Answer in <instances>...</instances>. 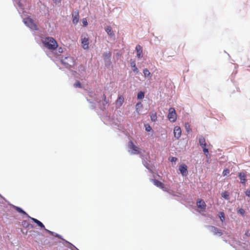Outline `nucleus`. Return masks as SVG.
<instances>
[{"label":"nucleus","instance_id":"obj_1","mask_svg":"<svg viewBox=\"0 0 250 250\" xmlns=\"http://www.w3.org/2000/svg\"><path fill=\"white\" fill-rule=\"evenodd\" d=\"M87 101L91 104L90 107L92 108L95 107L98 104L100 108L103 110L105 108L108 102L106 100L104 95L100 97L93 91H89L88 93V96L86 97Z\"/></svg>","mask_w":250,"mask_h":250},{"label":"nucleus","instance_id":"obj_2","mask_svg":"<svg viewBox=\"0 0 250 250\" xmlns=\"http://www.w3.org/2000/svg\"><path fill=\"white\" fill-rule=\"evenodd\" d=\"M44 46L50 50H55L58 46L56 41L52 37H47L42 39Z\"/></svg>","mask_w":250,"mask_h":250},{"label":"nucleus","instance_id":"obj_3","mask_svg":"<svg viewBox=\"0 0 250 250\" xmlns=\"http://www.w3.org/2000/svg\"><path fill=\"white\" fill-rule=\"evenodd\" d=\"M74 59L70 56L62 58L61 62L66 68L71 67L74 64Z\"/></svg>","mask_w":250,"mask_h":250},{"label":"nucleus","instance_id":"obj_4","mask_svg":"<svg viewBox=\"0 0 250 250\" xmlns=\"http://www.w3.org/2000/svg\"><path fill=\"white\" fill-rule=\"evenodd\" d=\"M128 151L132 154L140 153L139 148L136 146L132 141H129L127 146Z\"/></svg>","mask_w":250,"mask_h":250},{"label":"nucleus","instance_id":"obj_5","mask_svg":"<svg viewBox=\"0 0 250 250\" xmlns=\"http://www.w3.org/2000/svg\"><path fill=\"white\" fill-rule=\"evenodd\" d=\"M24 24L31 30H37V26L32 19L29 17L24 18L23 20Z\"/></svg>","mask_w":250,"mask_h":250},{"label":"nucleus","instance_id":"obj_6","mask_svg":"<svg viewBox=\"0 0 250 250\" xmlns=\"http://www.w3.org/2000/svg\"><path fill=\"white\" fill-rule=\"evenodd\" d=\"M81 43L83 48L84 49H88L89 48V37L86 34H82L81 36Z\"/></svg>","mask_w":250,"mask_h":250},{"label":"nucleus","instance_id":"obj_7","mask_svg":"<svg viewBox=\"0 0 250 250\" xmlns=\"http://www.w3.org/2000/svg\"><path fill=\"white\" fill-rule=\"evenodd\" d=\"M167 118L171 122H174L176 121L177 119V114L174 108L171 107L169 109Z\"/></svg>","mask_w":250,"mask_h":250},{"label":"nucleus","instance_id":"obj_8","mask_svg":"<svg viewBox=\"0 0 250 250\" xmlns=\"http://www.w3.org/2000/svg\"><path fill=\"white\" fill-rule=\"evenodd\" d=\"M111 53L110 52H106L103 54V58L106 66H109L111 64Z\"/></svg>","mask_w":250,"mask_h":250},{"label":"nucleus","instance_id":"obj_9","mask_svg":"<svg viewBox=\"0 0 250 250\" xmlns=\"http://www.w3.org/2000/svg\"><path fill=\"white\" fill-rule=\"evenodd\" d=\"M28 217L30 218L34 223L37 224L38 226H39L41 228H43L46 231L48 232L50 234L54 233V232L50 231V230H48L47 229H45L44 225L41 221L38 220V219H35L34 218L31 217L30 216H28Z\"/></svg>","mask_w":250,"mask_h":250},{"label":"nucleus","instance_id":"obj_10","mask_svg":"<svg viewBox=\"0 0 250 250\" xmlns=\"http://www.w3.org/2000/svg\"><path fill=\"white\" fill-rule=\"evenodd\" d=\"M208 228L209 231L214 235L220 236L223 234L222 230L214 226H209Z\"/></svg>","mask_w":250,"mask_h":250},{"label":"nucleus","instance_id":"obj_11","mask_svg":"<svg viewBox=\"0 0 250 250\" xmlns=\"http://www.w3.org/2000/svg\"><path fill=\"white\" fill-rule=\"evenodd\" d=\"M179 170L183 176H186L188 174V167L186 165L183 164L179 166Z\"/></svg>","mask_w":250,"mask_h":250},{"label":"nucleus","instance_id":"obj_12","mask_svg":"<svg viewBox=\"0 0 250 250\" xmlns=\"http://www.w3.org/2000/svg\"><path fill=\"white\" fill-rule=\"evenodd\" d=\"M72 22L74 24H77L79 20V13L78 10L74 11L72 14Z\"/></svg>","mask_w":250,"mask_h":250},{"label":"nucleus","instance_id":"obj_13","mask_svg":"<svg viewBox=\"0 0 250 250\" xmlns=\"http://www.w3.org/2000/svg\"><path fill=\"white\" fill-rule=\"evenodd\" d=\"M174 136L175 138L178 139L181 136V129L178 126H176L173 130Z\"/></svg>","mask_w":250,"mask_h":250},{"label":"nucleus","instance_id":"obj_14","mask_svg":"<svg viewBox=\"0 0 250 250\" xmlns=\"http://www.w3.org/2000/svg\"><path fill=\"white\" fill-rule=\"evenodd\" d=\"M85 67L84 65H80L78 67V74L81 77H84Z\"/></svg>","mask_w":250,"mask_h":250},{"label":"nucleus","instance_id":"obj_15","mask_svg":"<svg viewBox=\"0 0 250 250\" xmlns=\"http://www.w3.org/2000/svg\"><path fill=\"white\" fill-rule=\"evenodd\" d=\"M15 6L17 8L21 9H23V3L24 2V0H13Z\"/></svg>","mask_w":250,"mask_h":250},{"label":"nucleus","instance_id":"obj_16","mask_svg":"<svg viewBox=\"0 0 250 250\" xmlns=\"http://www.w3.org/2000/svg\"><path fill=\"white\" fill-rule=\"evenodd\" d=\"M135 50L137 52V57L139 58H142L143 57L142 47L141 45L138 44L136 45Z\"/></svg>","mask_w":250,"mask_h":250},{"label":"nucleus","instance_id":"obj_17","mask_svg":"<svg viewBox=\"0 0 250 250\" xmlns=\"http://www.w3.org/2000/svg\"><path fill=\"white\" fill-rule=\"evenodd\" d=\"M238 177L240 180V182L242 184H245L247 178H246V172H241L238 174Z\"/></svg>","mask_w":250,"mask_h":250},{"label":"nucleus","instance_id":"obj_18","mask_svg":"<svg viewBox=\"0 0 250 250\" xmlns=\"http://www.w3.org/2000/svg\"><path fill=\"white\" fill-rule=\"evenodd\" d=\"M154 185L157 187L160 188L164 191H166V188L165 187L164 184L160 181L157 180H152Z\"/></svg>","mask_w":250,"mask_h":250},{"label":"nucleus","instance_id":"obj_19","mask_svg":"<svg viewBox=\"0 0 250 250\" xmlns=\"http://www.w3.org/2000/svg\"><path fill=\"white\" fill-rule=\"evenodd\" d=\"M105 30L107 34L110 36L111 38L114 37L115 35L114 32L110 26H107V27H106L105 28Z\"/></svg>","mask_w":250,"mask_h":250},{"label":"nucleus","instance_id":"obj_20","mask_svg":"<svg viewBox=\"0 0 250 250\" xmlns=\"http://www.w3.org/2000/svg\"><path fill=\"white\" fill-rule=\"evenodd\" d=\"M197 206L199 208L201 209H205L206 208V205L203 200H199L197 202Z\"/></svg>","mask_w":250,"mask_h":250},{"label":"nucleus","instance_id":"obj_21","mask_svg":"<svg viewBox=\"0 0 250 250\" xmlns=\"http://www.w3.org/2000/svg\"><path fill=\"white\" fill-rule=\"evenodd\" d=\"M130 66L132 67V71L136 74L139 72V70L136 66L135 61L132 60H130Z\"/></svg>","mask_w":250,"mask_h":250},{"label":"nucleus","instance_id":"obj_22","mask_svg":"<svg viewBox=\"0 0 250 250\" xmlns=\"http://www.w3.org/2000/svg\"><path fill=\"white\" fill-rule=\"evenodd\" d=\"M124 102V98L123 96H119L116 101V104L118 106H121Z\"/></svg>","mask_w":250,"mask_h":250},{"label":"nucleus","instance_id":"obj_23","mask_svg":"<svg viewBox=\"0 0 250 250\" xmlns=\"http://www.w3.org/2000/svg\"><path fill=\"white\" fill-rule=\"evenodd\" d=\"M150 116L152 121L155 122L157 120V113L155 111H152L150 113Z\"/></svg>","mask_w":250,"mask_h":250},{"label":"nucleus","instance_id":"obj_24","mask_svg":"<svg viewBox=\"0 0 250 250\" xmlns=\"http://www.w3.org/2000/svg\"><path fill=\"white\" fill-rule=\"evenodd\" d=\"M199 142L200 146L204 145L206 143L205 138L202 135H200L198 137Z\"/></svg>","mask_w":250,"mask_h":250},{"label":"nucleus","instance_id":"obj_25","mask_svg":"<svg viewBox=\"0 0 250 250\" xmlns=\"http://www.w3.org/2000/svg\"><path fill=\"white\" fill-rule=\"evenodd\" d=\"M143 164L144 165V166L147 169H148L150 171H151V166L150 165V164L146 161L143 160Z\"/></svg>","mask_w":250,"mask_h":250},{"label":"nucleus","instance_id":"obj_26","mask_svg":"<svg viewBox=\"0 0 250 250\" xmlns=\"http://www.w3.org/2000/svg\"><path fill=\"white\" fill-rule=\"evenodd\" d=\"M14 208L18 212H19L21 213H22L23 214L26 215L27 217L29 216L28 215V214L20 207L14 206Z\"/></svg>","mask_w":250,"mask_h":250},{"label":"nucleus","instance_id":"obj_27","mask_svg":"<svg viewBox=\"0 0 250 250\" xmlns=\"http://www.w3.org/2000/svg\"><path fill=\"white\" fill-rule=\"evenodd\" d=\"M143 73L145 77H151L150 73L147 68H145L143 70Z\"/></svg>","mask_w":250,"mask_h":250},{"label":"nucleus","instance_id":"obj_28","mask_svg":"<svg viewBox=\"0 0 250 250\" xmlns=\"http://www.w3.org/2000/svg\"><path fill=\"white\" fill-rule=\"evenodd\" d=\"M142 107H143V105L141 103H138L136 104V110L138 113H139L140 109L142 108Z\"/></svg>","mask_w":250,"mask_h":250},{"label":"nucleus","instance_id":"obj_29","mask_svg":"<svg viewBox=\"0 0 250 250\" xmlns=\"http://www.w3.org/2000/svg\"><path fill=\"white\" fill-rule=\"evenodd\" d=\"M52 235H54L56 237L59 238H60V239H62L63 241H64V243H63V245L64 246H65L66 247H68V244L67 243H65V241H66L65 240L63 239L62 238V237L61 235H60V234H57V233H56L55 232H54L53 234H52Z\"/></svg>","mask_w":250,"mask_h":250},{"label":"nucleus","instance_id":"obj_30","mask_svg":"<svg viewBox=\"0 0 250 250\" xmlns=\"http://www.w3.org/2000/svg\"><path fill=\"white\" fill-rule=\"evenodd\" d=\"M145 93L144 92L140 91L137 94V98L138 99H142L144 98Z\"/></svg>","mask_w":250,"mask_h":250},{"label":"nucleus","instance_id":"obj_31","mask_svg":"<svg viewBox=\"0 0 250 250\" xmlns=\"http://www.w3.org/2000/svg\"><path fill=\"white\" fill-rule=\"evenodd\" d=\"M65 243L68 244V248H69L70 249H72V248H74L77 250H79L75 246H74L73 245H72L71 243L69 242L68 241H65Z\"/></svg>","mask_w":250,"mask_h":250},{"label":"nucleus","instance_id":"obj_32","mask_svg":"<svg viewBox=\"0 0 250 250\" xmlns=\"http://www.w3.org/2000/svg\"><path fill=\"white\" fill-rule=\"evenodd\" d=\"M219 217L221 220V221L223 222L225 220V214L224 212H220L219 214Z\"/></svg>","mask_w":250,"mask_h":250},{"label":"nucleus","instance_id":"obj_33","mask_svg":"<svg viewBox=\"0 0 250 250\" xmlns=\"http://www.w3.org/2000/svg\"><path fill=\"white\" fill-rule=\"evenodd\" d=\"M222 196L225 199L228 200L229 198V195L227 192H223L222 194Z\"/></svg>","mask_w":250,"mask_h":250},{"label":"nucleus","instance_id":"obj_34","mask_svg":"<svg viewBox=\"0 0 250 250\" xmlns=\"http://www.w3.org/2000/svg\"><path fill=\"white\" fill-rule=\"evenodd\" d=\"M237 212L242 215H244L245 214V211L244 210V209L241 208H238L237 209Z\"/></svg>","mask_w":250,"mask_h":250},{"label":"nucleus","instance_id":"obj_35","mask_svg":"<svg viewBox=\"0 0 250 250\" xmlns=\"http://www.w3.org/2000/svg\"><path fill=\"white\" fill-rule=\"evenodd\" d=\"M229 173V170L227 168L225 169L223 171V175L224 176L228 175Z\"/></svg>","mask_w":250,"mask_h":250},{"label":"nucleus","instance_id":"obj_36","mask_svg":"<svg viewBox=\"0 0 250 250\" xmlns=\"http://www.w3.org/2000/svg\"><path fill=\"white\" fill-rule=\"evenodd\" d=\"M74 86L76 88L77 87H81V84L80 83L79 81H77L74 84Z\"/></svg>","mask_w":250,"mask_h":250},{"label":"nucleus","instance_id":"obj_37","mask_svg":"<svg viewBox=\"0 0 250 250\" xmlns=\"http://www.w3.org/2000/svg\"><path fill=\"white\" fill-rule=\"evenodd\" d=\"M185 128L187 132H189L190 131L191 129H190V126H189V125L188 124V123L185 124Z\"/></svg>","mask_w":250,"mask_h":250},{"label":"nucleus","instance_id":"obj_38","mask_svg":"<svg viewBox=\"0 0 250 250\" xmlns=\"http://www.w3.org/2000/svg\"><path fill=\"white\" fill-rule=\"evenodd\" d=\"M203 152H204L205 154L207 156L208 154V150L206 147H204V149H203Z\"/></svg>","mask_w":250,"mask_h":250},{"label":"nucleus","instance_id":"obj_39","mask_svg":"<svg viewBox=\"0 0 250 250\" xmlns=\"http://www.w3.org/2000/svg\"><path fill=\"white\" fill-rule=\"evenodd\" d=\"M62 0H53V2L57 5H59L61 2Z\"/></svg>","mask_w":250,"mask_h":250},{"label":"nucleus","instance_id":"obj_40","mask_svg":"<svg viewBox=\"0 0 250 250\" xmlns=\"http://www.w3.org/2000/svg\"><path fill=\"white\" fill-rule=\"evenodd\" d=\"M169 160L171 162H175L177 160V159L176 157H172L170 158Z\"/></svg>","mask_w":250,"mask_h":250},{"label":"nucleus","instance_id":"obj_41","mask_svg":"<svg viewBox=\"0 0 250 250\" xmlns=\"http://www.w3.org/2000/svg\"><path fill=\"white\" fill-rule=\"evenodd\" d=\"M245 235L247 237H250V229H247L246 231Z\"/></svg>","mask_w":250,"mask_h":250},{"label":"nucleus","instance_id":"obj_42","mask_svg":"<svg viewBox=\"0 0 250 250\" xmlns=\"http://www.w3.org/2000/svg\"><path fill=\"white\" fill-rule=\"evenodd\" d=\"M83 25L85 26L87 25V21L85 19H83L82 21Z\"/></svg>","mask_w":250,"mask_h":250},{"label":"nucleus","instance_id":"obj_43","mask_svg":"<svg viewBox=\"0 0 250 250\" xmlns=\"http://www.w3.org/2000/svg\"><path fill=\"white\" fill-rule=\"evenodd\" d=\"M151 130V127L149 125L146 126V130L149 132Z\"/></svg>","mask_w":250,"mask_h":250},{"label":"nucleus","instance_id":"obj_44","mask_svg":"<svg viewBox=\"0 0 250 250\" xmlns=\"http://www.w3.org/2000/svg\"><path fill=\"white\" fill-rule=\"evenodd\" d=\"M245 194L247 196L250 197V189H247L245 192Z\"/></svg>","mask_w":250,"mask_h":250},{"label":"nucleus","instance_id":"obj_45","mask_svg":"<svg viewBox=\"0 0 250 250\" xmlns=\"http://www.w3.org/2000/svg\"><path fill=\"white\" fill-rule=\"evenodd\" d=\"M58 51L59 53H62L63 51L62 48L61 47L59 48Z\"/></svg>","mask_w":250,"mask_h":250},{"label":"nucleus","instance_id":"obj_46","mask_svg":"<svg viewBox=\"0 0 250 250\" xmlns=\"http://www.w3.org/2000/svg\"><path fill=\"white\" fill-rule=\"evenodd\" d=\"M200 146L202 147L203 149H204V147H206V144H205L204 145H202V146Z\"/></svg>","mask_w":250,"mask_h":250}]
</instances>
